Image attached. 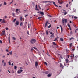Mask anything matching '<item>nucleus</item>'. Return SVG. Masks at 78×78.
<instances>
[{
    "mask_svg": "<svg viewBox=\"0 0 78 78\" xmlns=\"http://www.w3.org/2000/svg\"><path fill=\"white\" fill-rule=\"evenodd\" d=\"M62 21L63 25H66L65 23H66L67 22V20L63 18L62 19Z\"/></svg>",
    "mask_w": 78,
    "mask_h": 78,
    "instance_id": "obj_1",
    "label": "nucleus"
},
{
    "mask_svg": "<svg viewBox=\"0 0 78 78\" xmlns=\"http://www.w3.org/2000/svg\"><path fill=\"white\" fill-rule=\"evenodd\" d=\"M30 42L32 44H34L35 43V42H36V39H32L31 40Z\"/></svg>",
    "mask_w": 78,
    "mask_h": 78,
    "instance_id": "obj_2",
    "label": "nucleus"
},
{
    "mask_svg": "<svg viewBox=\"0 0 78 78\" xmlns=\"http://www.w3.org/2000/svg\"><path fill=\"white\" fill-rule=\"evenodd\" d=\"M23 71V70L22 69H19L18 70V71H17V73H21Z\"/></svg>",
    "mask_w": 78,
    "mask_h": 78,
    "instance_id": "obj_3",
    "label": "nucleus"
},
{
    "mask_svg": "<svg viewBox=\"0 0 78 78\" xmlns=\"http://www.w3.org/2000/svg\"><path fill=\"white\" fill-rule=\"evenodd\" d=\"M60 27L61 29V33H62V31H63V28H62V26H61V25H60Z\"/></svg>",
    "mask_w": 78,
    "mask_h": 78,
    "instance_id": "obj_4",
    "label": "nucleus"
},
{
    "mask_svg": "<svg viewBox=\"0 0 78 78\" xmlns=\"http://www.w3.org/2000/svg\"><path fill=\"white\" fill-rule=\"evenodd\" d=\"M5 30L2 31V33L1 34V35H5Z\"/></svg>",
    "mask_w": 78,
    "mask_h": 78,
    "instance_id": "obj_5",
    "label": "nucleus"
},
{
    "mask_svg": "<svg viewBox=\"0 0 78 78\" xmlns=\"http://www.w3.org/2000/svg\"><path fill=\"white\" fill-rule=\"evenodd\" d=\"M35 10L36 11H39V10L37 8V5H36Z\"/></svg>",
    "mask_w": 78,
    "mask_h": 78,
    "instance_id": "obj_6",
    "label": "nucleus"
},
{
    "mask_svg": "<svg viewBox=\"0 0 78 78\" xmlns=\"http://www.w3.org/2000/svg\"><path fill=\"white\" fill-rule=\"evenodd\" d=\"M38 62H35V64L36 67H37V66H38Z\"/></svg>",
    "mask_w": 78,
    "mask_h": 78,
    "instance_id": "obj_7",
    "label": "nucleus"
},
{
    "mask_svg": "<svg viewBox=\"0 0 78 78\" xmlns=\"http://www.w3.org/2000/svg\"><path fill=\"white\" fill-rule=\"evenodd\" d=\"M48 21H47L45 23V28H46L47 27V24H48Z\"/></svg>",
    "mask_w": 78,
    "mask_h": 78,
    "instance_id": "obj_8",
    "label": "nucleus"
},
{
    "mask_svg": "<svg viewBox=\"0 0 78 78\" xmlns=\"http://www.w3.org/2000/svg\"><path fill=\"white\" fill-rule=\"evenodd\" d=\"M52 2H53L52 1H44L43 2V3H52Z\"/></svg>",
    "mask_w": 78,
    "mask_h": 78,
    "instance_id": "obj_9",
    "label": "nucleus"
},
{
    "mask_svg": "<svg viewBox=\"0 0 78 78\" xmlns=\"http://www.w3.org/2000/svg\"><path fill=\"white\" fill-rule=\"evenodd\" d=\"M2 23H6V21L5 20V19H3L2 20Z\"/></svg>",
    "mask_w": 78,
    "mask_h": 78,
    "instance_id": "obj_10",
    "label": "nucleus"
},
{
    "mask_svg": "<svg viewBox=\"0 0 78 78\" xmlns=\"http://www.w3.org/2000/svg\"><path fill=\"white\" fill-rule=\"evenodd\" d=\"M15 23L16 25H19V21H16Z\"/></svg>",
    "mask_w": 78,
    "mask_h": 78,
    "instance_id": "obj_11",
    "label": "nucleus"
},
{
    "mask_svg": "<svg viewBox=\"0 0 78 78\" xmlns=\"http://www.w3.org/2000/svg\"><path fill=\"white\" fill-rule=\"evenodd\" d=\"M65 61L66 62V63H67V64H68L69 62V60H68V59H66L65 60Z\"/></svg>",
    "mask_w": 78,
    "mask_h": 78,
    "instance_id": "obj_12",
    "label": "nucleus"
},
{
    "mask_svg": "<svg viewBox=\"0 0 78 78\" xmlns=\"http://www.w3.org/2000/svg\"><path fill=\"white\" fill-rule=\"evenodd\" d=\"M54 36H55V34H54V33H53L52 34L51 36L50 37H54Z\"/></svg>",
    "mask_w": 78,
    "mask_h": 78,
    "instance_id": "obj_13",
    "label": "nucleus"
},
{
    "mask_svg": "<svg viewBox=\"0 0 78 78\" xmlns=\"http://www.w3.org/2000/svg\"><path fill=\"white\" fill-rule=\"evenodd\" d=\"M60 67H62V69H63V68H64V66L62 65V64L60 63Z\"/></svg>",
    "mask_w": 78,
    "mask_h": 78,
    "instance_id": "obj_14",
    "label": "nucleus"
},
{
    "mask_svg": "<svg viewBox=\"0 0 78 78\" xmlns=\"http://www.w3.org/2000/svg\"><path fill=\"white\" fill-rule=\"evenodd\" d=\"M58 2L59 4H62V2H61V0H58Z\"/></svg>",
    "mask_w": 78,
    "mask_h": 78,
    "instance_id": "obj_15",
    "label": "nucleus"
},
{
    "mask_svg": "<svg viewBox=\"0 0 78 78\" xmlns=\"http://www.w3.org/2000/svg\"><path fill=\"white\" fill-rule=\"evenodd\" d=\"M20 11V9H16V12L17 13H18V11Z\"/></svg>",
    "mask_w": 78,
    "mask_h": 78,
    "instance_id": "obj_16",
    "label": "nucleus"
},
{
    "mask_svg": "<svg viewBox=\"0 0 78 78\" xmlns=\"http://www.w3.org/2000/svg\"><path fill=\"white\" fill-rule=\"evenodd\" d=\"M63 10V11H65V13L64 14V15H66V14H67V12H66L65 10Z\"/></svg>",
    "mask_w": 78,
    "mask_h": 78,
    "instance_id": "obj_17",
    "label": "nucleus"
},
{
    "mask_svg": "<svg viewBox=\"0 0 78 78\" xmlns=\"http://www.w3.org/2000/svg\"><path fill=\"white\" fill-rule=\"evenodd\" d=\"M53 4H54V6H55L57 7H58V5H56L55 2H53Z\"/></svg>",
    "mask_w": 78,
    "mask_h": 78,
    "instance_id": "obj_18",
    "label": "nucleus"
},
{
    "mask_svg": "<svg viewBox=\"0 0 78 78\" xmlns=\"http://www.w3.org/2000/svg\"><path fill=\"white\" fill-rule=\"evenodd\" d=\"M60 41H61V42H63V41H64V40L62 38H60Z\"/></svg>",
    "mask_w": 78,
    "mask_h": 78,
    "instance_id": "obj_19",
    "label": "nucleus"
},
{
    "mask_svg": "<svg viewBox=\"0 0 78 78\" xmlns=\"http://www.w3.org/2000/svg\"><path fill=\"white\" fill-rule=\"evenodd\" d=\"M40 14H41L42 15H44V13L43 12H41L40 13Z\"/></svg>",
    "mask_w": 78,
    "mask_h": 78,
    "instance_id": "obj_20",
    "label": "nucleus"
},
{
    "mask_svg": "<svg viewBox=\"0 0 78 78\" xmlns=\"http://www.w3.org/2000/svg\"><path fill=\"white\" fill-rule=\"evenodd\" d=\"M46 33L47 35H48V30H46Z\"/></svg>",
    "mask_w": 78,
    "mask_h": 78,
    "instance_id": "obj_21",
    "label": "nucleus"
},
{
    "mask_svg": "<svg viewBox=\"0 0 78 78\" xmlns=\"http://www.w3.org/2000/svg\"><path fill=\"white\" fill-rule=\"evenodd\" d=\"M51 76V75L50 74H48V75H47V76L48 77H50V76Z\"/></svg>",
    "mask_w": 78,
    "mask_h": 78,
    "instance_id": "obj_22",
    "label": "nucleus"
},
{
    "mask_svg": "<svg viewBox=\"0 0 78 78\" xmlns=\"http://www.w3.org/2000/svg\"><path fill=\"white\" fill-rule=\"evenodd\" d=\"M46 54L47 55H48V56H50V55L49 54V53H48V51H47V53Z\"/></svg>",
    "mask_w": 78,
    "mask_h": 78,
    "instance_id": "obj_23",
    "label": "nucleus"
},
{
    "mask_svg": "<svg viewBox=\"0 0 78 78\" xmlns=\"http://www.w3.org/2000/svg\"><path fill=\"white\" fill-rule=\"evenodd\" d=\"M3 64L4 66H6V63L5 62H4Z\"/></svg>",
    "mask_w": 78,
    "mask_h": 78,
    "instance_id": "obj_24",
    "label": "nucleus"
},
{
    "mask_svg": "<svg viewBox=\"0 0 78 78\" xmlns=\"http://www.w3.org/2000/svg\"><path fill=\"white\" fill-rule=\"evenodd\" d=\"M10 35H9V43H10Z\"/></svg>",
    "mask_w": 78,
    "mask_h": 78,
    "instance_id": "obj_25",
    "label": "nucleus"
},
{
    "mask_svg": "<svg viewBox=\"0 0 78 78\" xmlns=\"http://www.w3.org/2000/svg\"><path fill=\"white\" fill-rule=\"evenodd\" d=\"M16 69H17V66H14V69H15V70H16Z\"/></svg>",
    "mask_w": 78,
    "mask_h": 78,
    "instance_id": "obj_26",
    "label": "nucleus"
},
{
    "mask_svg": "<svg viewBox=\"0 0 78 78\" xmlns=\"http://www.w3.org/2000/svg\"><path fill=\"white\" fill-rule=\"evenodd\" d=\"M20 20L21 21H22V16L20 17Z\"/></svg>",
    "mask_w": 78,
    "mask_h": 78,
    "instance_id": "obj_27",
    "label": "nucleus"
},
{
    "mask_svg": "<svg viewBox=\"0 0 78 78\" xmlns=\"http://www.w3.org/2000/svg\"><path fill=\"white\" fill-rule=\"evenodd\" d=\"M42 19V16L39 17L38 18V19Z\"/></svg>",
    "mask_w": 78,
    "mask_h": 78,
    "instance_id": "obj_28",
    "label": "nucleus"
},
{
    "mask_svg": "<svg viewBox=\"0 0 78 78\" xmlns=\"http://www.w3.org/2000/svg\"><path fill=\"white\" fill-rule=\"evenodd\" d=\"M51 27V25H50L49 26H48V28H50V27Z\"/></svg>",
    "mask_w": 78,
    "mask_h": 78,
    "instance_id": "obj_29",
    "label": "nucleus"
},
{
    "mask_svg": "<svg viewBox=\"0 0 78 78\" xmlns=\"http://www.w3.org/2000/svg\"><path fill=\"white\" fill-rule=\"evenodd\" d=\"M53 44L54 45H56V44L55 43V42H53Z\"/></svg>",
    "mask_w": 78,
    "mask_h": 78,
    "instance_id": "obj_30",
    "label": "nucleus"
},
{
    "mask_svg": "<svg viewBox=\"0 0 78 78\" xmlns=\"http://www.w3.org/2000/svg\"><path fill=\"white\" fill-rule=\"evenodd\" d=\"M68 27H69V28L70 27V24H68Z\"/></svg>",
    "mask_w": 78,
    "mask_h": 78,
    "instance_id": "obj_31",
    "label": "nucleus"
},
{
    "mask_svg": "<svg viewBox=\"0 0 78 78\" xmlns=\"http://www.w3.org/2000/svg\"><path fill=\"white\" fill-rule=\"evenodd\" d=\"M9 53L10 55H12V51L10 52Z\"/></svg>",
    "mask_w": 78,
    "mask_h": 78,
    "instance_id": "obj_32",
    "label": "nucleus"
},
{
    "mask_svg": "<svg viewBox=\"0 0 78 78\" xmlns=\"http://www.w3.org/2000/svg\"><path fill=\"white\" fill-rule=\"evenodd\" d=\"M33 48L35 50H37V48L35 47H33Z\"/></svg>",
    "mask_w": 78,
    "mask_h": 78,
    "instance_id": "obj_33",
    "label": "nucleus"
},
{
    "mask_svg": "<svg viewBox=\"0 0 78 78\" xmlns=\"http://www.w3.org/2000/svg\"><path fill=\"white\" fill-rule=\"evenodd\" d=\"M12 14L13 17H15V14L13 13Z\"/></svg>",
    "mask_w": 78,
    "mask_h": 78,
    "instance_id": "obj_34",
    "label": "nucleus"
},
{
    "mask_svg": "<svg viewBox=\"0 0 78 78\" xmlns=\"http://www.w3.org/2000/svg\"><path fill=\"white\" fill-rule=\"evenodd\" d=\"M12 39H13V40H16V38L14 37H12Z\"/></svg>",
    "mask_w": 78,
    "mask_h": 78,
    "instance_id": "obj_35",
    "label": "nucleus"
},
{
    "mask_svg": "<svg viewBox=\"0 0 78 78\" xmlns=\"http://www.w3.org/2000/svg\"><path fill=\"white\" fill-rule=\"evenodd\" d=\"M16 20V19H15L13 21V22H15Z\"/></svg>",
    "mask_w": 78,
    "mask_h": 78,
    "instance_id": "obj_36",
    "label": "nucleus"
},
{
    "mask_svg": "<svg viewBox=\"0 0 78 78\" xmlns=\"http://www.w3.org/2000/svg\"><path fill=\"white\" fill-rule=\"evenodd\" d=\"M22 22H21L20 23V26H22Z\"/></svg>",
    "mask_w": 78,
    "mask_h": 78,
    "instance_id": "obj_37",
    "label": "nucleus"
},
{
    "mask_svg": "<svg viewBox=\"0 0 78 78\" xmlns=\"http://www.w3.org/2000/svg\"><path fill=\"white\" fill-rule=\"evenodd\" d=\"M8 63L9 65H11V62H10V61H9Z\"/></svg>",
    "mask_w": 78,
    "mask_h": 78,
    "instance_id": "obj_38",
    "label": "nucleus"
},
{
    "mask_svg": "<svg viewBox=\"0 0 78 78\" xmlns=\"http://www.w3.org/2000/svg\"><path fill=\"white\" fill-rule=\"evenodd\" d=\"M57 39H58V38H56L54 40V41H56Z\"/></svg>",
    "mask_w": 78,
    "mask_h": 78,
    "instance_id": "obj_39",
    "label": "nucleus"
},
{
    "mask_svg": "<svg viewBox=\"0 0 78 78\" xmlns=\"http://www.w3.org/2000/svg\"><path fill=\"white\" fill-rule=\"evenodd\" d=\"M72 44L70 43V47H72Z\"/></svg>",
    "mask_w": 78,
    "mask_h": 78,
    "instance_id": "obj_40",
    "label": "nucleus"
},
{
    "mask_svg": "<svg viewBox=\"0 0 78 78\" xmlns=\"http://www.w3.org/2000/svg\"><path fill=\"white\" fill-rule=\"evenodd\" d=\"M73 39V37L71 38H70V41H71V40H72V39Z\"/></svg>",
    "mask_w": 78,
    "mask_h": 78,
    "instance_id": "obj_41",
    "label": "nucleus"
},
{
    "mask_svg": "<svg viewBox=\"0 0 78 78\" xmlns=\"http://www.w3.org/2000/svg\"><path fill=\"white\" fill-rule=\"evenodd\" d=\"M6 5V3L4 2V5Z\"/></svg>",
    "mask_w": 78,
    "mask_h": 78,
    "instance_id": "obj_42",
    "label": "nucleus"
},
{
    "mask_svg": "<svg viewBox=\"0 0 78 78\" xmlns=\"http://www.w3.org/2000/svg\"><path fill=\"white\" fill-rule=\"evenodd\" d=\"M2 43L3 42H2V41L0 40V43H1V44H2Z\"/></svg>",
    "mask_w": 78,
    "mask_h": 78,
    "instance_id": "obj_43",
    "label": "nucleus"
},
{
    "mask_svg": "<svg viewBox=\"0 0 78 78\" xmlns=\"http://www.w3.org/2000/svg\"><path fill=\"white\" fill-rule=\"evenodd\" d=\"M44 64L46 65L47 66V62H44Z\"/></svg>",
    "mask_w": 78,
    "mask_h": 78,
    "instance_id": "obj_44",
    "label": "nucleus"
},
{
    "mask_svg": "<svg viewBox=\"0 0 78 78\" xmlns=\"http://www.w3.org/2000/svg\"><path fill=\"white\" fill-rule=\"evenodd\" d=\"M69 6V5H68V4H67L66 5V7L67 8L68 7V6Z\"/></svg>",
    "mask_w": 78,
    "mask_h": 78,
    "instance_id": "obj_45",
    "label": "nucleus"
},
{
    "mask_svg": "<svg viewBox=\"0 0 78 78\" xmlns=\"http://www.w3.org/2000/svg\"><path fill=\"white\" fill-rule=\"evenodd\" d=\"M38 7L40 9H41V7L40 6V5H38Z\"/></svg>",
    "mask_w": 78,
    "mask_h": 78,
    "instance_id": "obj_46",
    "label": "nucleus"
},
{
    "mask_svg": "<svg viewBox=\"0 0 78 78\" xmlns=\"http://www.w3.org/2000/svg\"><path fill=\"white\" fill-rule=\"evenodd\" d=\"M48 17H52V16H51L50 15H48Z\"/></svg>",
    "mask_w": 78,
    "mask_h": 78,
    "instance_id": "obj_47",
    "label": "nucleus"
},
{
    "mask_svg": "<svg viewBox=\"0 0 78 78\" xmlns=\"http://www.w3.org/2000/svg\"><path fill=\"white\" fill-rule=\"evenodd\" d=\"M5 29L6 30H8V27H6L5 28Z\"/></svg>",
    "mask_w": 78,
    "mask_h": 78,
    "instance_id": "obj_48",
    "label": "nucleus"
},
{
    "mask_svg": "<svg viewBox=\"0 0 78 78\" xmlns=\"http://www.w3.org/2000/svg\"><path fill=\"white\" fill-rule=\"evenodd\" d=\"M6 51L7 52H8V51H8V50L6 49Z\"/></svg>",
    "mask_w": 78,
    "mask_h": 78,
    "instance_id": "obj_49",
    "label": "nucleus"
},
{
    "mask_svg": "<svg viewBox=\"0 0 78 78\" xmlns=\"http://www.w3.org/2000/svg\"><path fill=\"white\" fill-rule=\"evenodd\" d=\"M27 16H28V15H27V14L25 16V17H27Z\"/></svg>",
    "mask_w": 78,
    "mask_h": 78,
    "instance_id": "obj_50",
    "label": "nucleus"
},
{
    "mask_svg": "<svg viewBox=\"0 0 78 78\" xmlns=\"http://www.w3.org/2000/svg\"><path fill=\"white\" fill-rule=\"evenodd\" d=\"M5 19H6V18H7V16H5Z\"/></svg>",
    "mask_w": 78,
    "mask_h": 78,
    "instance_id": "obj_51",
    "label": "nucleus"
},
{
    "mask_svg": "<svg viewBox=\"0 0 78 78\" xmlns=\"http://www.w3.org/2000/svg\"><path fill=\"white\" fill-rule=\"evenodd\" d=\"M8 72H9V73H11V72H10V71H9V70H8Z\"/></svg>",
    "mask_w": 78,
    "mask_h": 78,
    "instance_id": "obj_52",
    "label": "nucleus"
},
{
    "mask_svg": "<svg viewBox=\"0 0 78 78\" xmlns=\"http://www.w3.org/2000/svg\"><path fill=\"white\" fill-rule=\"evenodd\" d=\"M57 29H58V28H59V27H57Z\"/></svg>",
    "mask_w": 78,
    "mask_h": 78,
    "instance_id": "obj_53",
    "label": "nucleus"
},
{
    "mask_svg": "<svg viewBox=\"0 0 78 78\" xmlns=\"http://www.w3.org/2000/svg\"><path fill=\"white\" fill-rule=\"evenodd\" d=\"M69 57H70V55H68V58H69Z\"/></svg>",
    "mask_w": 78,
    "mask_h": 78,
    "instance_id": "obj_54",
    "label": "nucleus"
},
{
    "mask_svg": "<svg viewBox=\"0 0 78 78\" xmlns=\"http://www.w3.org/2000/svg\"><path fill=\"white\" fill-rule=\"evenodd\" d=\"M2 20V19H0V22H1Z\"/></svg>",
    "mask_w": 78,
    "mask_h": 78,
    "instance_id": "obj_55",
    "label": "nucleus"
},
{
    "mask_svg": "<svg viewBox=\"0 0 78 78\" xmlns=\"http://www.w3.org/2000/svg\"><path fill=\"white\" fill-rule=\"evenodd\" d=\"M74 19H77V17H74Z\"/></svg>",
    "mask_w": 78,
    "mask_h": 78,
    "instance_id": "obj_56",
    "label": "nucleus"
},
{
    "mask_svg": "<svg viewBox=\"0 0 78 78\" xmlns=\"http://www.w3.org/2000/svg\"><path fill=\"white\" fill-rule=\"evenodd\" d=\"M27 34H28V35H29V32L28 31L27 32Z\"/></svg>",
    "mask_w": 78,
    "mask_h": 78,
    "instance_id": "obj_57",
    "label": "nucleus"
},
{
    "mask_svg": "<svg viewBox=\"0 0 78 78\" xmlns=\"http://www.w3.org/2000/svg\"><path fill=\"white\" fill-rule=\"evenodd\" d=\"M56 22V20H55L54 21V22H55V23H56V22Z\"/></svg>",
    "mask_w": 78,
    "mask_h": 78,
    "instance_id": "obj_58",
    "label": "nucleus"
},
{
    "mask_svg": "<svg viewBox=\"0 0 78 78\" xmlns=\"http://www.w3.org/2000/svg\"><path fill=\"white\" fill-rule=\"evenodd\" d=\"M20 69H23V68H22V67H20Z\"/></svg>",
    "mask_w": 78,
    "mask_h": 78,
    "instance_id": "obj_59",
    "label": "nucleus"
},
{
    "mask_svg": "<svg viewBox=\"0 0 78 78\" xmlns=\"http://www.w3.org/2000/svg\"><path fill=\"white\" fill-rule=\"evenodd\" d=\"M11 65L12 66H14V64H13V63H12Z\"/></svg>",
    "mask_w": 78,
    "mask_h": 78,
    "instance_id": "obj_60",
    "label": "nucleus"
},
{
    "mask_svg": "<svg viewBox=\"0 0 78 78\" xmlns=\"http://www.w3.org/2000/svg\"><path fill=\"white\" fill-rule=\"evenodd\" d=\"M12 2H13V1H12V2H10V4H11V3H12Z\"/></svg>",
    "mask_w": 78,
    "mask_h": 78,
    "instance_id": "obj_61",
    "label": "nucleus"
},
{
    "mask_svg": "<svg viewBox=\"0 0 78 78\" xmlns=\"http://www.w3.org/2000/svg\"><path fill=\"white\" fill-rule=\"evenodd\" d=\"M50 34H53V33H52V32H51L50 33Z\"/></svg>",
    "mask_w": 78,
    "mask_h": 78,
    "instance_id": "obj_62",
    "label": "nucleus"
},
{
    "mask_svg": "<svg viewBox=\"0 0 78 78\" xmlns=\"http://www.w3.org/2000/svg\"><path fill=\"white\" fill-rule=\"evenodd\" d=\"M2 4H0V7H1V6H2Z\"/></svg>",
    "mask_w": 78,
    "mask_h": 78,
    "instance_id": "obj_63",
    "label": "nucleus"
},
{
    "mask_svg": "<svg viewBox=\"0 0 78 78\" xmlns=\"http://www.w3.org/2000/svg\"><path fill=\"white\" fill-rule=\"evenodd\" d=\"M33 48H32L31 49V51H33Z\"/></svg>",
    "mask_w": 78,
    "mask_h": 78,
    "instance_id": "obj_64",
    "label": "nucleus"
}]
</instances>
